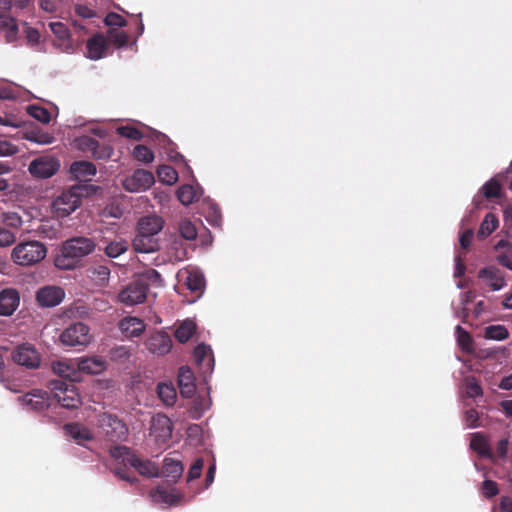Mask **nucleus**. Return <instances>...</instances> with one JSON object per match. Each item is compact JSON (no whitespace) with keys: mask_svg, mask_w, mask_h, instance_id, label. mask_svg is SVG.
<instances>
[{"mask_svg":"<svg viewBox=\"0 0 512 512\" xmlns=\"http://www.w3.org/2000/svg\"><path fill=\"white\" fill-rule=\"evenodd\" d=\"M157 393L164 405L173 406L175 404L177 394L172 383H159L157 386Z\"/></svg>","mask_w":512,"mask_h":512,"instance_id":"obj_34","label":"nucleus"},{"mask_svg":"<svg viewBox=\"0 0 512 512\" xmlns=\"http://www.w3.org/2000/svg\"><path fill=\"white\" fill-rule=\"evenodd\" d=\"M13 361L27 369H36L41 364L39 352L29 344L18 346L12 353Z\"/></svg>","mask_w":512,"mask_h":512,"instance_id":"obj_10","label":"nucleus"},{"mask_svg":"<svg viewBox=\"0 0 512 512\" xmlns=\"http://www.w3.org/2000/svg\"><path fill=\"white\" fill-rule=\"evenodd\" d=\"M111 457L123 466H129L128 458L135 457L125 446H115L110 449Z\"/></svg>","mask_w":512,"mask_h":512,"instance_id":"obj_41","label":"nucleus"},{"mask_svg":"<svg viewBox=\"0 0 512 512\" xmlns=\"http://www.w3.org/2000/svg\"><path fill=\"white\" fill-rule=\"evenodd\" d=\"M155 182L151 172L138 169L132 175L127 176L123 181V187L126 191L139 193L149 189Z\"/></svg>","mask_w":512,"mask_h":512,"instance_id":"obj_8","label":"nucleus"},{"mask_svg":"<svg viewBox=\"0 0 512 512\" xmlns=\"http://www.w3.org/2000/svg\"><path fill=\"white\" fill-rule=\"evenodd\" d=\"M179 232L186 240H194L197 237L196 227L189 219H182L179 222Z\"/></svg>","mask_w":512,"mask_h":512,"instance_id":"obj_43","label":"nucleus"},{"mask_svg":"<svg viewBox=\"0 0 512 512\" xmlns=\"http://www.w3.org/2000/svg\"><path fill=\"white\" fill-rule=\"evenodd\" d=\"M91 153L96 159H108L112 156L113 149L110 146H101L97 141V146Z\"/></svg>","mask_w":512,"mask_h":512,"instance_id":"obj_57","label":"nucleus"},{"mask_svg":"<svg viewBox=\"0 0 512 512\" xmlns=\"http://www.w3.org/2000/svg\"><path fill=\"white\" fill-rule=\"evenodd\" d=\"M157 176L160 180V182L167 184V185H173L178 180V173L177 171L168 165H162L157 169Z\"/></svg>","mask_w":512,"mask_h":512,"instance_id":"obj_38","label":"nucleus"},{"mask_svg":"<svg viewBox=\"0 0 512 512\" xmlns=\"http://www.w3.org/2000/svg\"><path fill=\"white\" fill-rule=\"evenodd\" d=\"M195 330L196 324L192 320L187 319L177 327L175 337L179 342L185 343L192 337Z\"/></svg>","mask_w":512,"mask_h":512,"instance_id":"obj_36","label":"nucleus"},{"mask_svg":"<svg viewBox=\"0 0 512 512\" xmlns=\"http://www.w3.org/2000/svg\"><path fill=\"white\" fill-rule=\"evenodd\" d=\"M118 328L127 338L139 337L146 329L144 321L135 316H127L119 321Z\"/></svg>","mask_w":512,"mask_h":512,"instance_id":"obj_15","label":"nucleus"},{"mask_svg":"<svg viewBox=\"0 0 512 512\" xmlns=\"http://www.w3.org/2000/svg\"><path fill=\"white\" fill-rule=\"evenodd\" d=\"M48 26L56 37L54 46L57 49L65 53H73L76 50V44L71 39L70 32L64 23L52 21Z\"/></svg>","mask_w":512,"mask_h":512,"instance_id":"obj_11","label":"nucleus"},{"mask_svg":"<svg viewBox=\"0 0 512 512\" xmlns=\"http://www.w3.org/2000/svg\"><path fill=\"white\" fill-rule=\"evenodd\" d=\"M211 406V400L209 397L202 398L198 397L193 401V411L196 417H200L206 410Z\"/></svg>","mask_w":512,"mask_h":512,"instance_id":"obj_53","label":"nucleus"},{"mask_svg":"<svg viewBox=\"0 0 512 512\" xmlns=\"http://www.w3.org/2000/svg\"><path fill=\"white\" fill-rule=\"evenodd\" d=\"M132 245L137 253H153L160 248V243L157 237L150 234L141 233L140 231H137Z\"/></svg>","mask_w":512,"mask_h":512,"instance_id":"obj_18","label":"nucleus"},{"mask_svg":"<svg viewBox=\"0 0 512 512\" xmlns=\"http://www.w3.org/2000/svg\"><path fill=\"white\" fill-rule=\"evenodd\" d=\"M0 33L7 43H13L18 39L19 28L15 18L10 14H0Z\"/></svg>","mask_w":512,"mask_h":512,"instance_id":"obj_24","label":"nucleus"},{"mask_svg":"<svg viewBox=\"0 0 512 512\" xmlns=\"http://www.w3.org/2000/svg\"><path fill=\"white\" fill-rule=\"evenodd\" d=\"M65 297L64 290L59 286H44L36 293L37 303L41 307H54L59 305Z\"/></svg>","mask_w":512,"mask_h":512,"instance_id":"obj_13","label":"nucleus"},{"mask_svg":"<svg viewBox=\"0 0 512 512\" xmlns=\"http://www.w3.org/2000/svg\"><path fill=\"white\" fill-rule=\"evenodd\" d=\"M107 26L122 27L126 25L125 19L116 13H109L104 20Z\"/></svg>","mask_w":512,"mask_h":512,"instance_id":"obj_61","label":"nucleus"},{"mask_svg":"<svg viewBox=\"0 0 512 512\" xmlns=\"http://www.w3.org/2000/svg\"><path fill=\"white\" fill-rule=\"evenodd\" d=\"M150 436L158 445H163L172 436V422L164 414H157L152 417L150 424Z\"/></svg>","mask_w":512,"mask_h":512,"instance_id":"obj_9","label":"nucleus"},{"mask_svg":"<svg viewBox=\"0 0 512 512\" xmlns=\"http://www.w3.org/2000/svg\"><path fill=\"white\" fill-rule=\"evenodd\" d=\"M150 497L154 503L175 505L180 502L182 495L174 488L168 491L159 486L155 490L151 491Z\"/></svg>","mask_w":512,"mask_h":512,"instance_id":"obj_25","label":"nucleus"},{"mask_svg":"<svg viewBox=\"0 0 512 512\" xmlns=\"http://www.w3.org/2000/svg\"><path fill=\"white\" fill-rule=\"evenodd\" d=\"M456 336L458 345L461 347V349L466 352H471L472 339L470 335L459 325L456 327Z\"/></svg>","mask_w":512,"mask_h":512,"instance_id":"obj_47","label":"nucleus"},{"mask_svg":"<svg viewBox=\"0 0 512 512\" xmlns=\"http://www.w3.org/2000/svg\"><path fill=\"white\" fill-rule=\"evenodd\" d=\"M93 340L89 327L82 322L73 323L60 334V342L64 346H87Z\"/></svg>","mask_w":512,"mask_h":512,"instance_id":"obj_4","label":"nucleus"},{"mask_svg":"<svg viewBox=\"0 0 512 512\" xmlns=\"http://www.w3.org/2000/svg\"><path fill=\"white\" fill-rule=\"evenodd\" d=\"M178 385L183 397H191L196 389L194 373L189 367L183 366L179 369Z\"/></svg>","mask_w":512,"mask_h":512,"instance_id":"obj_23","label":"nucleus"},{"mask_svg":"<svg viewBox=\"0 0 512 512\" xmlns=\"http://www.w3.org/2000/svg\"><path fill=\"white\" fill-rule=\"evenodd\" d=\"M164 220L157 215L142 217L138 222L137 231L150 234L157 237L158 233L163 229Z\"/></svg>","mask_w":512,"mask_h":512,"instance_id":"obj_26","label":"nucleus"},{"mask_svg":"<svg viewBox=\"0 0 512 512\" xmlns=\"http://www.w3.org/2000/svg\"><path fill=\"white\" fill-rule=\"evenodd\" d=\"M183 473V465L179 460L166 458L164 460L163 475L172 482H176Z\"/></svg>","mask_w":512,"mask_h":512,"instance_id":"obj_33","label":"nucleus"},{"mask_svg":"<svg viewBox=\"0 0 512 512\" xmlns=\"http://www.w3.org/2000/svg\"><path fill=\"white\" fill-rule=\"evenodd\" d=\"M51 389L62 407L74 409L81 404L80 395L73 384L56 381L52 383Z\"/></svg>","mask_w":512,"mask_h":512,"instance_id":"obj_7","label":"nucleus"},{"mask_svg":"<svg viewBox=\"0 0 512 512\" xmlns=\"http://www.w3.org/2000/svg\"><path fill=\"white\" fill-rule=\"evenodd\" d=\"M25 33L27 44L29 46L36 48L40 45L41 35L37 29L29 27L26 29Z\"/></svg>","mask_w":512,"mask_h":512,"instance_id":"obj_56","label":"nucleus"},{"mask_svg":"<svg viewBox=\"0 0 512 512\" xmlns=\"http://www.w3.org/2000/svg\"><path fill=\"white\" fill-rule=\"evenodd\" d=\"M479 277L489 285L493 291L501 290L505 285V279L499 270L494 267H487L479 271Z\"/></svg>","mask_w":512,"mask_h":512,"instance_id":"obj_27","label":"nucleus"},{"mask_svg":"<svg viewBox=\"0 0 512 512\" xmlns=\"http://www.w3.org/2000/svg\"><path fill=\"white\" fill-rule=\"evenodd\" d=\"M106 49L105 38L96 35L87 42V56L92 60H98L104 56Z\"/></svg>","mask_w":512,"mask_h":512,"instance_id":"obj_31","label":"nucleus"},{"mask_svg":"<svg viewBox=\"0 0 512 512\" xmlns=\"http://www.w3.org/2000/svg\"><path fill=\"white\" fill-rule=\"evenodd\" d=\"M509 336V332L503 325H491L484 329V337L489 340L501 341Z\"/></svg>","mask_w":512,"mask_h":512,"instance_id":"obj_39","label":"nucleus"},{"mask_svg":"<svg viewBox=\"0 0 512 512\" xmlns=\"http://www.w3.org/2000/svg\"><path fill=\"white\" fill-rule=\"evenodd\" d=\"M179 276L184 280L186 287L195 293L201 295L205 288V279L203 274L193 268H186L179 273Z\"/></svg>","mask_w":512,"mask_h":512,"instance_id":"obj_16","label":"nucleus"},{"mask_svg":"<svg viewBox=\"0 0 512 512\" xmlns=\"http://www.w3.org/2000/svg\"><path fill=\"white\" fill-rule=\"evenodd\" d=\"M96 248L95 242L87 237H74L66 240L55 259V266L61 270H73L81 260Z\"/></svg>","mask_w":512,"mask_h":512,"instance_id":"obj_1","label":"nucleus"},{"mask_svg":"<svg viewBox=\"0 0 512 512\" xmlns=\"http://www.w3.org/2000/svg\"><path fill=\"white\" fill-rule=\"evenodd\" d=\"M128 464L143 476L156 477L159 474L157 465L149 460H141L135 456L128 458Z\"/></svg>","mask_w":512,"mask_h":512,"instance_id":"obj_29","label":"nucleus"},{"mask_svg":"<svg viewBox=\"0 0 512 512\" xmlns=\"http://www.w3.org/2000/svg\"><path fill=\"white\" fill-rule=\"evenodd\" d=\"M20 297L14 289H4L0 292V315L10 316L17 309Z\"/></svg>","mask_w":512,"mask_h":512,"instance_id":"obj_20","label":"nucleus"},{"mask_svg":"<svg viewBox=\"0 0 512 512\" xmlns=\"http://www.w3.org/2000/svg\"><path fill=\"white\" fill-rule=\"evenodd\" d=\"M52 370L55 374L71 381H78L80 375L78 372L77 359H66L52 363Z\"/></svg>","mask_w":512,"mask_h":512,"instance_id":"obj_17","label":"nucleus"},{"mask_svg":"<svg viewBox=\"0 0 512 512\" xmlns=\"http://www.w3.org/2000/svg\"><path fill=\"white\" fill-rule=\"evenodd\" d=\"M465 385V396L469 398L480 397L483 394L482 388L474 377H467L464 380Z\"/></svg>","mask_w":512,"mask_h":512,"instance_id":"obj_42","label":"nucleus"},{"mask_svg":"<svg viewBox=\"0 0 512 512\" xmlns=\"http://www.w3.org/2000/svg\"><path fill=\"white\" fill-rule=\"evenodd\" d=\"M194 358L203 373H211L214 368V357L210 346L199 344L194 350Z\"/></svg>","mask_w":512,"mask_h":512,"instance_id":"obj_21","label":"nucleus"},{"mask_svg":"<svg viewBox=\"0 0 512 512\" xmlns=\"http://www.w3.org/2000/svg\"><path fill=\"white\" fill-rule=\"evenodd\" d=\"M96 167L89 161H75L70 165L71 177L78 181L90 180L96 174Z\"/></svg>","mask_w":512,"mask_h":512,"instance_id":"obj_22","label":"nucleus"},{"mask_svg":"<svg viewBox=\"0 0 512 512\" xmlns=\"http://www.w3.org/2000/svg\"><path fill=\"white\" fill-rule=\"evenodd\" d=\"M20 96L19 89L11 85H0V99L14 100Z\"/></svg>","mask_w":512,"mask_h":512,"instance_id":"obj_55","label":"nucleus"},{"mask_svg":"<svg viewBox=\"0 0 512 512\" xmlns=\"http://www.w3.org/2000/svg\"><path fill=\"white\" fill-rule=\"evenodd\" d=\"M465 423L468 428L478 427L480 425L478 412L474 409L467 410L465 414Z\"/></svg>","mask_w":512,"mask_h":512,"instance_id":"obj_64","label":"nucleus"},{"mask_svg":"<svg viewBox=\"0 0 512 512\" xmlns=\"http://www.w3.org/2000/svg\"><path fill=\"white\" fill-rule=\"evenodd\" d=\"M75 147L82 152H91L97 146V141L87 135L74 140Z\"/></svg>","mask_w":512,"mask_h":512,"instance_id":"obj_46","label":"nucleus"},{"mask_svg":"<svg viewBox=\"0 0 512 512\" xmlns=\"http://www.w3.org/2000/svg\"><path fill=\"white\" fill-rule=\"evenodd\" d=\"M147 292V284L136 279L119 292L118 301L125 306L138 305L146 300Z\"/></svg>","mask_w":512,"mask_h":512,"instance_id":"obj_5","label":"nucleus"},{"mask_svg":"<svg viewBox=\"0 0 512 512\" xmlns=\"http://www.w3.org/2000/svg\"><path fill=\"white\" fill-rule=\"evenodd\" d=\"M19 152L17 145L11 141L0 138V157H10Z\"/></svg>","mask_w":512,"mask_h":512,"instance_id":"obj_52","label":"nucleus"},{"mask_svg":"<svg viewBox=\"0 0 512 512\" xmlns=\"http://www.w3.org/2000/svg\"><path fill=\"white\" fill-rule=\"evenodd\" d=\"M27 139L41 145L51 144L54 141L53 136L47 133H33Z\"/></svg>","mask_w":512,"mask_h":512,"instance_id":"obj_60","label":"nucleus"},{"mask_svg":"<svg viewBox=\"0 0 512 512\" xmlns=\"http://www.w3.org/2000/svg\"><path fill=\"white\" fill-rule=\"evenodd\" d=\"M1 220L8 228L12 229H18L24 223L22 217L13 211L2 213Z\"/></svg>","mask_w":512,"mask_h":512,"instance_id":"obj_44","label":"nucleus"},{"mask_svg":"<svg viewBox=\"0 0 512 512\" xmlns=\"http://www.w3.org/2000/svg\"><path fill=\"white\" fill-rule=\"evenodd\" d=\"M60 168V162L53 156H40L32 160L28 166L29 173L38 179L54 176Z\"/></svg>","mask_w":512,"mask_h":512,"instance_id":"obj_6","label":"nucleus"},{"mask_svg":"<svg viewBox=\"0 0 512 512\" xmlns=\"http://www.w3.org/2000/svg\"><path fill=\"white\" fill-rule=\"evenodd\" d=\"M204 466V462L201 458L195 460L192 466L189 469L188 473V481H192L200 477L202 469Z\"/></svg>","mask_w":512,"mask_h":512,"instance_id":"obj_63","label":"nucleus"},{"mask_svg":"<svg viewBox=\"0 0 512 512\" xmlns=\"http://www.w3.org/2000/svg\"><path fill=\"white\" fill-rule=\"evenodd\" d=\"M500 189L501 186L499 182L494 178L487 181L482 187L484 196L487 198L498 197L500 194Z\"/></svg>","mask_w":512,"mask_h":512,"instance_id":"obj_50","label":"nucleus"},{"mask_svg":"<svg viewBox=\"0 0 512 512\" xmlns=\"http://www.w3.org/2000/svg\"><path fill=\"white\" fill-rule=\"evenodd\" d=\"M133 157L143 163H151L154 160L153 152L144 145H137L132 152Z\"/></svg>","mask_w":512,"mask_h":512,"instance_id":"obj_45","label":"nucleus"},{"mask_svg":"<svg viewBox=\"0 0 512 512\" xmlns=\"http://www.w3.org/2000/svg\"><path fill=\"white\" fill-rule=\"evenodd\" d=\"M137 279L142 280L144 283H146L147 288L149 287V285H162L161 275L154 269L147 270L146 272L141 274Z\"/></svg>","mask_w":512,"mask_h":512,"instance_id":"obj_48","label":"nucleus"},{"mask_svg":"<svg viewBox=\"0 0 512 512\" xmlns=\"http://www.w3.org/2000/svg\"><path fill=\"white\" fill-rule=\"evenodd\" d=\"M16 240L15 233L6 227L0 226V248L10 247Z\"/></svg>","mask_w":512,"mask_h":512,"instance_id":"obj_49","label":"nucleus"},{"mask_svg":"<svg viewBox=\"0 0 512 512\" xmlns=\"http://www.w3.org/2000/svg\"><path fill=\"white\" fill-rule=\"evenodd\" d=\"M117 133L125 138L132 140H140L143 137V134L132 126H121L117 128Z\"/></svg>","mask_w":512,"mask_h":512,"instance_id":"obj_54","label":"nucleus"},{"mask_svg":"<svg viewBox=\"0 0 512 512\" xmlns=\"http://www.w3.org/2000/svg\"><path fill=\"white\" fill-rule=\"evenodd\" d=\"M101 427L104 429L106 435L112 440L123 438L127 433V427L116 416L105 414L100 419Z\"/></svg>","mask_w":512,"mask_h":512,"instance_id":"obj_14","label":"nucleus"},{"mask_svg":"<svg viewBox=\"0 0 512 512\" xmlns=\"http://www.w3.org/2000/svg\"><path fill=\"white\" fill-rule=\"evenodd\" d=\"M481 490L486 498H491L499 493L497 483L492 480H485L482 484Z\"/></svg>","mask_w":512,"mask_h":512,"instance_id":"obj_58","label":"nucleus"},{"mask_svg":"<svg viewBox=\"0 0 512 512\" xmlns=\"http://www.w3.org/2000/svg\"><path fill=\"white\" fill-rule=\"evenodd\" d=\"M198 197V190L191 185H182L177 190V198L185 206L192 204Z\"/></svg>","mask_w":512,"mask_h":512,"instance_id":"obj_35","label":"nucleus"},{"mask_svg":"<svg viewBox=\"0 0 512 512\" xmlns=\"http://www.w3.org/2000/svg\"><path fill=\"white\" fill-rule=\"evenodd\" d=\"M128 250V242L119 239L110 242L105 248V254L110 258H117Z\"/></svg>","mask_w":512,"mask_h":512,"instance_id":"obj_40","label":"nucleus"},{"mask_svg":"<svg viewBox=\"0 0 512 512\" xmlns=\"http://www.w3.org/2000/svg\"><path fill=\"white\" fill-rule=\"evenodd\" d=\"M78 372L99 374L106 368L105 361L100 357L77 358Z\"/></svg>","mask_w":512,"mask_h":512,"instance_id":"obj_28","label":"nucleus"},{"mask_svg":"<svg viewBox=\"0 0 512 512\" xmlns=\"http://www.w3.org/2000/svg\"><path fill=\"white\" fill-rule=\"evenodd\" d=\"M27 110L33 118L42 123H48L50 121V114L45 108L33 105L29 106Z\"/></svg>","mask_w":512,"mask_h":512,"instance_id":"obj_51","label":"nucleus"},{"mask_svg":"<svg viewBox=\"0 0 512 512\" xmlns=\"http://www.w3.org/2000/svg\"><path fill=\"white\" fill-rule=\"evenodd\" d=\"M93 186L73 185L62 191L51 203V212L56 218H65L75 212L82 203V198Z\"/></svg>","mask_w":512,"mask_h":512,"instance_id":"obj_2","label":"nucleus"},{"mask_svg":"<svg viewBox=\"0 0 512 512\" xmlns=\"http://www.w3.org/2000/svg\"><path fill=\"white\" fill-rule=\"evenodd\" d=\"M109 37L118 46H124L128 42V35L125 32H120L116 29L109 30Z\"/></svg>","mask_w":512,"mask_h":512,"instance_id":"obj_62","label":"nucleus"},{"mask_svg":"<svg viewBox=\"0 0 512 512\" xmlns=\"http://www.w3.org/2000/svg\"><path fill=\"white\" fill-rule=\"evenodd\" d=\"M67 434L79 445H83L86 441L93 438L91 431L78 423L65 425Z\"/></svg>","mask_w":512,"mask_h":512,"instance_id":"obj_30","label":"nucleus"},{"mask_svg":"<svg viewBox=\"0 0 512 512\" xmlns=\"http://www.w3.org/2000/svg\"><path fill=\"white\" fill-rule=\"evenodd\" d=\"M145 346L151 354L163 356L170 352L172 340L167 333L156 331L146 339Z\"/></svg>","mask_w":512,"mask_h":512,"instance_id":"obj_12","label":"nucleus"},{"mask_svg":"<svg viewBox=\"0 0 512 512\" xmlns=\"http://www.w3.org/2000/svg\"><path fill=\"white\" fill-rule=\"evenodd\" d=\"M470 447L472 450L477 452L481 457L489 459L494 458L493 453L490 450L487 438L480 433L473 434L470 442Z\"/></svg>","mask_w":512,"mask_h":512,"instance_id":"obj_32","label":"nucleus"},{"mask_svg":"<svg viewBox=\"0 0 512 512\" xmlns=\"http://www.w3.org/2000/svg\"><path fill=\"white\" fill-rule=\"evenodd\" d=\"M19 401L30 410L41 411L49 406L48 395L42 390H34L19 398Z\"/></svg>","mask_w":512,"mask_h":512,"instance_id":"obj_19","label":"nucleus"},{"mask_svg":"<svg viewBox=\"0 0 512 512\" xmlns=\"http://www.w3.org/2000/svg\"><path fill=\"white\" fill-rule=\"evenodd\" d=\"M47 255L45 244L30 240L19 242L11 251V260L20 266H32L42 261Z\"/></svg>","mask_w":512,"mask_h":512,"instance_id":"obj_3","label":"nucleus"},{"mask_svg":"<svg viewBox=\"0 0 512 512\" xmlns=\"http://www.w3.org/2000/svg\"><path fill=\"white\" fill-rule=\"evenodd\" d=\"M22 124L23 122L12 114L0 115V125L2 126L19 128Z\"/></svg>","mask_w":512,"mask_h":512,"instance_id":"obj_59","label":"nucleus"},{"mask_svg":"<svg viewBox=\"0 0 512 512\" xmlns=\"http://www.w3.org/2000/svg\"><path fill=\"white\" fill-rule=\"evenodd\" d=\"M498 224V219L493 213L486 214L480 225L478 237L485 238L489 236L492 232H494L497 229Z\"/></svg>","mask_w":512,"mask_h":512,"instance_id":"obj_37","label":"nucleus"}]
</instances>
